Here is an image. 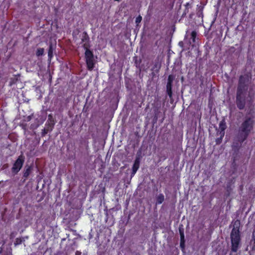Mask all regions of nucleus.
<instances>
[{
    "label": "nucleus",
    "mask_w": 255,
    "mask_h": 255,
    "mask_svg": "<svg viewBox=\"0 0 255 255\" xmlns=\"http://www.w3.org/2000/svg\"><path fill=\"white\" fill-rule=\"evenodd\" d=\"M233 228L230 234L231 253H236L241 246V236L240 231L241 222L239 220L232 222Z\"/></svg>",
    "instance_id": "f257e3e1"
},
{
    "label": "nucleus",
    "mask_w": 255,
    "mask_h": 255,
    "mask_svg": "<svg viewBox=\"0 0 255 255\" xmlns=\"http://www.w3.org/2000/svg\"><path fill=\"white\" fill-rule=\"evenodd\" d=\"M250 132L251 128H242V130L239 131L232 146L234 151H238L242 143L247 139Z\"/></svg>",
    "instance_id": "f03ea898"
},
{
    "label": "nucleus",
    "mask_w": 255,
    "mask_h": 255,
    "mask_svg": "<svg viewBox=\"0 0 255 255\" xmlns=\"http://www.w3.org/2000/svg\"><path fill=\"white\" fill-rule=\"evenodd\" d=\"M248 88L241 84L238 87L237 95V105L241 110L243 109L245 105V98Z\"/></svg>",
    "instance_id": "7ed1b4c3"
},
{
    "label": "nucleus",
    "mask_w": 255,
    "mask_h": 255,
    "mask_svg": "<svg viewBox=\"0 0 255 255\" xmlns=\"http://www.w3.org/2000/svg\"><path fill=\"white\" fill-rule=\"evenodd\" d=\"M24 162V157L21 155L19 156L12 165L11 172L14 174H17L21 169Z\"/></svg>",
    "instance_id": "20e7f679"
},
{
    "label": "nucleus",
    "mask_w": 255,
    "mask_h": 255,
    "mask_svg": "<svg viewBox=\"0 0 255 255\" xmlns=\"http://www.w3.org/2000/svg\"><path fill=\"white\" fill-rule=\"evenodd\" d=\"M85 54L88 68L91 70L94 65L93 54L92 52L88 49H86Z\"/></svg>",
    "instance_id": "39448f33"
},
{
    "label": "nucleus",
    "mask_w": 255,
    "mask_h": 255,
    "mask_svg": "<svg viewBox=\"0 0 255 255\" xmlns=\"http://www.w3.org/2000/svg\"><path fill=\"white\" fill-rule=\"evenodd\" d=\"M217 130L216 135L217 137L216 138V144H220L222 141L223 137L225 135V129L226 128H216Z\"/></svg>",
    "instance_id": "423d86ee"
},
{
    "label": "nucleus",
    "mask_w": 255,
    "mask_h": 255,
    "mask_svg": "<svg viewBox=\"0 0 255 255\" xmlns=\"http://www.w3.org/2000/svg\"><path fill=\"white\" fill-rule=\"evenodd\" d=\"M33 170V167L32 165H26L23 173V177L24 178V180H26L28 177L29 176L30 173L32 172Z\"/></svg>",
    "instance_id": "0eeeda50"
},
{
    "label": "nucleus",
    "mask_w": 255,
    "mask_h": 255,
    "mask_svg": "<svg viewBox=\"0 0 255 255\" xmlns=\"http://www.w3.org/2000/svg\"><path fill=\"white\" fill-rule=\"evenodd\" d=\"M180 236V247L181 249L183 251L185 249V237H184V230L183 229L179 228V230Z\"/></svg>",
    "instance_id": "6e6552de"
},
{
    "label": "nucleus",
    "mask_w": 255,
    "mask_h": 255,
    "mask_svg": "<svg viewBox=\"0 0 255 255\" xmlns=\"http://www.w3.org/2000/svg\"><path fill=\"white\" fill-rule=\"evenodd\" d=\"M140 165V162L138 161V159H135L134 161L132 167V171L131 173V176L133 177L136 172H137V170L139 168Z\"/></svg>",
    "instance_id": "1a4fd4ad"
},
{
    "label": "nucleus",
    "mask_w": 255,
    "mask_h": 255,
    "mask_svg": "<svg viewBox=\"0 0 255 255\" xmlns=\"http://www.w3.org/2000/svg\"><path fill=\"white\" fill-rule=\"evenodd\" d=\"M253 125V120L251 118H247L243 124V128H250Z\"/></svg>",
    "instance_id": "9d476101"
},
{
    "label": "nucleus",
    "mask_w": 255,
    "mask_h": 255,
    "mask_svg": "<svg viewBox=\"0 0 255 255\" xmlns=\"http://www.w3.org/2000/svg\"><path fill=\"white\" fill-rule=\"evenodd\" d=\"M164 200V196L162 194H159L156 198V204H161Z\"/></svg>",
    "instance_id": "9b49d317"
},
{
    "label": "nucleus",
    "mask_w": 255,
    "mask_h": 255,
    "mask_svg": "<svg viewBox=\"0 0 255 255\" xmlns=\"http://www.w3.org/2000/svg\"><path fill=\"white\" fill-rule=\"evenodd\" d=\"M166 91L167 93L169 96L170 98L172 97V85H170V84H167L166 85Z\"/></svg>",
    "instance_id": "f8f14e48"
},
{
    "label": "nucleus",
    "mask_w": 255,
    "mask_h": 255,
    "mask_svg": "<svg viewBox=\"0 0 255 255\" xmlns=\"http://www.w3.org/2000/svg\"><path fill=\"white\" fill-rule=\"evenodd\" d=\"M53 56V46L52 45H50L49 46V50H48V57L50 59Z\"/></svg>",
    "instance_id": "ddd939ff"
},
{
    "label": "nucleus",
    "mask_w": 255,
    "mask_h": 255,
    "mask_svg": "<svg viewBox=\"0 0 255 255\" xmlns=\"http://www.w3.org/2000/svg\"><path fill=\"white\" fill-rule=\"evenodd\" d=\"M141 158H142L141 151V150H138V151L137 152L136 155L135 159H138V161L140 162Z\"/></svg>",
    "instance_id": "4468645a"
},
{
    "label": "nucleus",
    "mask_w": 255,
    "mask_h": 255,
    "mask_svg": "<svg viewBox=\"0 0 255 255\" xmlns=\"http://www.w3.org/2000/svg\"><path fill=\"white\" fill-rule=\"evenodd\" d=\"M44 52L43 48H39L37 49L36 51V55L38 56H41L43 55Z\"/></svg>",
    "instance_id": "2eb2a0df"
},
{
    "label": "nucleus",
    "mask_w": 255,
    "mask_h": 255,
    "mask_svg": "<svg viewBox=\"0 0 255 255\" xmlns=\"http://www.w3.org/2000/svg\"><path fill=\"white\" fill-rule=\"evenodd\" d=\"M22 240L21 238H17L15 239L14 244L15 246H17V245L21 244L22 243Z\"/></svg>",
    "instance_id": "dca6fc26"
},
{
    "label": "nucleus",
    "mask_w": 255,
    "mask_h": 255,
    "mask_svg": "<svg viewBox=\"0 0 255 255\" xmlns=\"http://www.w3.org/2000/svg\"><path fill=\"white\" fill-rule=\"evenodd\" d=\"M173 80V78L171 75H169L168 78V82L167 84H170V85H172V83Z\"/></svg>",
    "instance_id": "f3484780"
},
{
    "label": "nucleus",
    "mask_w": 255,
    "mask_h": 255,
    "mask_svg": "<svg viewBox=\"0 0 255 255\" xmlns=\"http://www.w3.org/2000/svg\"><path fill=\"white\" fill-rule=\"evenodd\" d=\"M49 131V128H43L42 129V131L41 132L42 136H44L46 134H47Z\"/></svg>",
    "instance_id": "a211bd4d"
},
{
    "label": "nucleus",
    "mask_w": 255,
    "mask_h": 255,
    "mask_svg": "<svg viewBox=\"0 0 255 255\" xmlns=\"http://www.w3.org/2000/svg\"><path fill=\"white\" fill-rule=\"evenodd\" d=\"M142 20V17L140 15L138 16L135 19V23L138 24L141 22Z\"/></svg>",
    "instance_id": "6ab92c4d"
},
{
    "label": "nucleus",
    "mask_w": 255,
    "mask_h": 255,
    "mask_svg": "<svg viewBox=\"0 0 255 255\" xmlns=\"http://www.w3.org/2000/svg\"><path fill=\"white\" fill-rule=\"evenodd\" d=\"M253 249L255 250V235H253Z\"/></svg>",
    "instance_id": "aec40b11"
},
{
    "label": "nucleus",
    "mask_w": 255,
    "mask_h": 255,
    "mask_svg": "<svg viewBox=\"0 0 255 255\" xmlns=\"http://www.w3.org/2000/svg\"><path fill=\"white\" fill-rule=\"evenodd\" d=\"M196 32H195V31H192V33H191V37H192L193 41L195 40V38L196 37Z\"/></svg>",
    "instance_id": "412c9836"
}]
</instances>
